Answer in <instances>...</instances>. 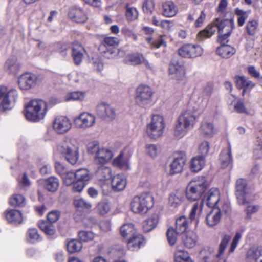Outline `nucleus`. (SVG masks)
<instances>
[{"label":"nucleus","instance_id":"58","mask_svg":"<svg viewBox=\"0 0 262 262\" xmlns=\"http://www.w3.org/2000/svg\"><path fill=\"white\" fill-rule=\"evenodd\" d=\"M121 33L126 37L131 38L134 40H137L136 34L128 27L125 26L121 30Z\"/></svg>","mask_w":262,"mask_h":262},{"label":"nucleus","instance_id":"17","mask_svg":"<svg viewBox=\"0 0 262 262\" xmlns=\"http://www.w3.org/2000/svg\"><path fill=\"white\" fill-rule=\"evenodd\" d=\"M37 78L31 73H25L22 74L18 79V85L21 90H29L35 85Z\"/></svg>","mask_w":262,"mask_h":262},{"label":"nucleus","instance_id":"52","mask_svg":"<svg viewBox=\"0 0 262 262\" xmlns=\"http://www.w3.org/2000/svg\"><path fill=\"white\" fill-rule=\"evenodd\" d=\"M231 239V236L229 235H225L222 238L220 244L219 252L216 255L217 257H220L223 253L226 248L227 245Z\"/></svg>","mask_w":262,"mask_h":262},{"label":"nucleus","instance_id":"29","mask_svg":"<svg viewBox=\"0 0 262 262\" xmlns=\"http://www.w3.org/2000/svg\"><path fill=\"white\" fill-rule=\"evenodd\" d=\"M128 239L127 247L132 251L138 250L142 245L144 241L143 236L137 233Z\"/></svg>","mask_w":262,"mask_h":262},{"label":"nucleus","instance_id":"6","mask_svg":"<svg viewBox=\"0 0 262 262\" xmlns=\"http://www.w3.org/2000/svg\"><path fill=\"white\" fill-rule=\"evenodd\" d=\"M154 94V90L149 85L145 84L139 85L135 90V104L141 108H146L152 103Z\"/></svg>","mask_w":262,"mask_h":262},{"label":"nucleus","instance_id":"15","mask_svg":"<svg viewBox=\"0 0 262 262\" xmlns=\"http://www.w3.org/2000/svg\"><path fill=\"white\" fill-rule=\"evenodd\" d=\"M180 56L185 58H194L201 56L203 50L199 45L187 44L183 46L178 50Z\"/></svg>","mask_w":262,"mask_h":262},{"label":"nucleus","instance_id":"38","mask_svg":"<svg viewBox=\"0 0 262 262\" xmlns=\"http://www.w3.org/2000/svg\"><path fill=\"white\" fill-rule=\"evenodd\" d=\"M220 159L223 168L226 167L231 162V150L230 147L224 149L220 154Z\"/></svg>","mask_w":262,"mask_h":262},{"label":"nucleus","instance_id":"25","mask_svg":"<svg viewBox=\"0 0 262 262\" xmlns=\"http://www.w3.org/2000/svg\"><path fill=\"white\" fill-rule=\"evenodd\" d=\"M129 160L128 156L125 155L123 151H121L118 156L114 159L113 164L114 166L121 169H129Z\"/></svg>","mask_w":262,"mask_h":262},{"label":"nucleus","instance_id":"62","mask_svg":"<svg viewBox=\"0 0 262 262\" xmlns=\"http://www.w3.org/2000/svg\"><path fill=\"white\" fill-rule=\"evenodd\" d=\"M235 13L238 16L237 20L238 25L239 26H242L248 17L247 12L239 9H236Z\"/></svg>","mask_w":262,"mask_h":262},{"label":"nucleus","instance_id":"48","mask_svg":"<svg viewBox=\"0 0 262 262\" xmlns=\"http://www.w3.org/2000/svg\"><path fill=\"white\" fill-rule=\"evenodd\" d=\"M9 203L12 206L23 207L25 204V198L20 194H15L10 199Z\"/></svg>","mask_w":262,"mask_h":262},{"label":"nucleus","instance_id":"55","mask_svg":"<svg viewBox=\"0 0 262 262\" xmlns=\"http://www.w3.org/2000/svg\"><path fill=\"white\" fill-rule=\"evenodd\" d=\"M155 8V4L153 0H145L143 4V10L146 14H150Z\"/></svg>","mask_w":262,"mask_h":262},{"label":"nucleus","instance_id":"40","mask_svg":"<svg viewBox=\"0 0 262 262\" xmlns=\"http://www.w3.org/2000/svg\"><path fill=\"white\" fill-rule=\"evenodd\" d=\"M182 240L186 247L191 248L195 245L197 237L193 233H187L183 236Z\"/></svg>","mask_w":262,"mask_h":262},{"label":"nucleus","instance_id":"46","mask_svg":"<svg viewBox=\"0 0 262 262\" xmlns=\"http://www.w3.org/2000/svg\"><path fill=\"white\" fill-rule=\"evenodd\" d=\"M247 256L251 259H254L256 262L259 259V257L262 256V248L252 247L250 248L247 252Z\"/></svg>","mask_w":262,"mask_h":262},{"label":"nucleus","instance_id":"45","mask_svg":"<svg viewBox=\"0 0 262 262\" xmlns=\"http://www.w3.org/2000/svg\"><path fill=\"white\" fill-rule=\"evenodd\" d=\"M200 128L202 133L206 136L211 137L215 133L214 126L210 122H204L202 123Z\"/></svg>","mask_w":262,"mask_h":262},{"label":"nucleus","instance_id":"64","mask_svg":"<svg viewBox=\"0 0 262 262\" xmlns=\"http://www.w3.org/2000/svg\"><path fill=\"white\" fill-rule=\"evenodd\" d=\"M100 148L98 142L97 141L89 143L87 146L88 151L91 154H94L95 155L99 151Z\"/></svg>","mask_w":262,"mask_h":262},{"label":"nucleus","instance_id":"27","mask_svg":"<svg viewBox=\"0 0 262 262\" xmlns=\"http://www.w3.org/2000/svg\"><path fill=\"white\" fill-rule=\"evenodd\" d=\"M159 222V216L157 213L150 215L143 223V229L145 232H148L156 227Z\"/></svg>","mask_w":262,"mask_h":262},{"label":"nucleus","instance_id":"7","mask_svg":"<svg viewBox=\"0 0 262 262\" xmlns=\"http://www.w3.org/2000/svg\"><path fill=\"white\" fill-rule=\"evenodd\" d=\"M18 97V92L14 89H9L5 85H0V109L3 112L11 110Z\"/></svg>","mask_w":262,"mask_h":262},{"label":"nucleus","instance_id":"44","mask_svg":"<svg viewBox=\"0 0 262 262\" xmlns=\"http://www.w3.org/2000/svg\"><path fill=\"white\" fill-rule=\"evenodd\" d=\"M129 60L133 64H143L146 66L149 64L142 54L136 53L129 56Z\"/></svg>","mask_w":262,"mask_h":262},{"label":"nucleus","instance_id":"31","mask_svg":"<svg viewBox=\"0 0 262 262\" xmlns=\"http://www.w3.org/2000/svg\"><path fill=\"white\" fill-rule=\"evenodd\" d=\"M96 177L100 181L108 180L112 177L111 168L107 166H100L96 171Z\"/></svg>","mask_w":262,"mask_h":262},{"label":"nucleus","instance_id":"51","mask_svg":"<svg viewBox=\"0 0 262 262\" xmlns=\"http://www.w3.org/2000/svg\"><path fill=\"white\" fill-rule=\"evenodd\" d=\"M27 239L31 243H34L40 239L37 230L35 228L29 229L27 232Z\"/></svg>","mask_w":262,"mask_h":262},{"label":"nucleus","instance_id":"49","mask_svg":"<svg viewBox=\"0 0 262 262\" xmlns=\"http://www.w3.org/2000/svg\"><path fill=\"white\" fill-rule=\"evenodd\" d=\"M75 207L80 210L89 209L91 208V204L83 199H75L74 201Z\"/></svg>","mask_w":262,"mask_h":262},{"label":"nucleus","instance_id":"1","mask_svg":"<svg viewBox=\"0 0 262 262\" xmlns=\"http://www.w3.org/2000/svg\"><path fill=\"white\" fill-rule=\"evenodd\" d=\"M235 25L232 18L222 19L216 18L209 24L204 30L199 32L198 36L200 39H204L211 37L215 32L218 31L217 41L221 44H225L229 41Z\"/></svg>","mask_w":262,"mask_h":262},{"label":"nucleus","instance_id":"11","mask_svg":"<svg viewBox=\"0 0 262 262\" xmlns=\"http://www.w3.org/2000/svg\"><path fill=\"white\" fill-rule=\"evenodd\" d=\"M230 212L231 207L228 203H225L221 206L212 208L211 210L206 216V223L209 226L213 227L220 222L223 215H228Z\"/></svg>","mask_w":262,"mask_h":262},{"label":"nucleus","instance_id":"50","mask_svg":"<svg viewBox=\"0 0 262 262\" xmlns=\"http://www.w3.org/2000/svg\"><path fill=\"white\" fill-rule=\"evenodd\" d=\"M111 209L109 202L103 201L99 202L97 206V210L100 215H104L107 213Z\"/></svg>","mask_w":262,"mask_h":262},{"label":"nucleus","instance_id":"37","mask_svg":"<svg viewBox=\"0 0 262 262\" xmlns=\"http://www.w3.org/2000/svg\"><path fill=\"white\" fill-rule=\"evenodd\" d=\"M223 45V46L218 48L216 50L217 54L223 58H229L235 53V50L233 47L229 45Z\"/></svg>","mask_w":262,"mask_h":262},{"label":"nucleus","instance_id":"59","mask_svg":"<svg viewBox=\"0 0 262 262\" xmlns=\"http://www.w3.org/2000/svg\"><path fill=\"white\" fill-rule=\"evenodd\" d=\"M138 15L137 9L135 8H127L126 11V16L129 21L135 20Z\"/></svg>","mask_w":262,"mask_h":262},{"label":"nucleus","instance_id":"36","mask_svg":"<svg viewBox=\"0 0 262 262\" xmlns=\"http://www.w3.org/2000/svg\"><path fill=\"white\" fill-rule=\"evenodd\" d=\"M188 226V222L185 216H181L178 218L176 221V230L178 234H183L185 232Z\"/></svg>","mask_w":262,"mask_h":262},{"label":"nucleus","instance_id":"24","mask_svg":"<svg viewBox=\"0 0 262 262\" xmlns=\"http://www.w3.org/2000/svg\"><path fill=\"white\" fill-rule=\"evenodd\" d=\"M5 217L7 221L12 224H19L23 222L21 212L16 209L6 210L5 211Z\"/></svg>","mask_w":262,"mask_h":262},{"label":"nucleus","instance_id":"54","mask_svg":"<svg viewBox=\"0 0 262 262\" xmlns=\"http://www.w3.org/2000/svg\"><path fill=\"white\" fill-rule=\"evenodd\" d=\"M257 26L258 23L255 20H251L248 21L246 24V30L247 33L249 35H254L256 32Z\"/></svg>","mask_w":262,"mask_h":262},{"label":"nucleus","instance_id":"47","mask_svg":"<svg viewBox=\"0 0 262 262\" xmlns=\"http://www.w3.org/2000/svg\"><path fill=\"white\" fill-rule=\"evenodd\" d=\"M85 93L81 91H75L71 92L65 97V100L69 101L71 100L82 101L84 99Z\"/></svg>","mask_w":262,"mask_h":262},{"label":"nucleus","instance_id":"61","mask_svg":"<svg viewBox=\"0 0 262 262\" xmlns=\"http://www.w3.org/2000/svg\"><path fill=\"white\" fill-rule=\"evenodd\" d=\"M104 45L110 47H117L120 43V39L115 37H106L104 38Z\"/></svg>","mask_w":262,"mask_h":262},{"label":"nucleus","instance_id":"14","mask_svg":"<svg viewBox=\"0 0 262 262\" xmlns=\"http://www.w3.org/2000/svg\"><path fill=\"white\" fill-rule=\"evenodd\" d=\"M220 192L216 188H212L205 194L202 203L210 208L221 206L225 202H220Z\"/></svg>","mask_w":262,"mask_h":262},{"label":"nucleus","instance_id":"41","mask_svg":"<svg viewBox=\"0 0 262 262\" xmlns=\"http://www.w3.org/2000/svg\"><path fill=\"white\" fill-rule=\"evenodd\" d=\"M82 247L81 242L78 240L73 239L69 241L67 244L68 251L70 253H73L80 251Z\"/></svg>","mask_w":262,"mask_h":262},{"label":"nucleus","instance_id":"10","mask_svg":"<svg viewBox=\"0 0 262 262\" xmlns=\"http://www.w3.org/2000/svg\"><path fill=\"white\" fill-rule=\"evenodd\" d=\"M152 197L148 193L135 196L131 202L132 210L136 213H145L152 206Z\"/></svg>","mask_w":262,"mask_h":262},{"label":"nucleus","instance_id":"28","mask_svg":"<svg viewBox=\"0 0 262 262\" xmlns=\"http://www.w3.org/2000/svg\"><path fill=\"white\" fill-rule=\"evenodd\" d=\"M162 8L163 15L167 17L174 16L178 11L177 6L172 1H167L163 3Z\"/></svg>","mask_w":262,"mask_h":262},{"label":"nucleus","instance_id":"8","mask_svg":"<svg viewBox=\"0 0 262 262\" xmlns=\"http://www.w3.org/2000/svg\"><path fill=\"white\" fill-rule=\"evenodd\" d=\"M165 127L163 117L160 115L154 114L147 125V134L150 138L157 139L162 135Z\"/></svg>","mask_w":262,"mask_h":262},{"label":"nucleus","instance_id":"63","mask_svg":"<svg viewBox=\"0 0 262 262\" xmlns=\"http://www.w3.org/2000/svg\"><path fill=\"white\" fill-rule=\"evenodd\" d=\"M190 258L188 253L183 250H178L175 253V261H183Z\"/></svg>","mask_w":262,"mask_h":262},{"label":"nucleus","instance_id":"18","mask_svg":"<svg viewBox=\"0 0 262 262\" xmlns=\"http://www.w3.org/2000/svg\"><path fill=\"white\" fill-rule=\"evenodd\" d=\"M186 161V158L184 155H180L175 157L169 165L168 174L172 176L181 172Z\"/></svg>","mask_w":262,"mask_h":262},{"label":"nucleus","instance_id":"20","mask_svg":"<svg viewBox=\"0 0 262 262\" xmlns=\"http://www.w3.org/2000/svg\"><path fill=\"white\" fill-rule=\"evenodd\" d=\"M113 156V152L110 149L101 147L99 151L95 155L94 160L97 164H104L107 163Z\"/></svg>","mask_w":262,"mask_h":262},{"label":"nucleus","instance_id":"12","mask_svg":"<svg viewBox=\"0 0 262 262\" xmlns=\"http://www.w3.org/2000/svg\"><path fill=\"white\" fill-rule=\"evenodd\" d=\"M73 123L76 128L85 130L95 125L96 117L90 113L82 112L74 118Z\"/></svg>","mask_w":262,"mask_h":262},{"label":"nucleus","instance_id":"39","mask_svg":"<svg viewBox=\"0 0 262 262\" xmlns=\"http://www.w3.org/2000/svg\"><path fill=\"white\" fill-rule=\"evenodd\" d=\"M76 180L84 182L90 181L91 179V175L90 172L85 168H81L75 171Z\"/></svg>","mask_w":262,"mask_h":262},{"label":"nucleus","instance_id":"22","mask_svg":"<svg viewBox=\"0 0 262 262\" xmlns=\"http://www.w3.org/2000/svg\"><path fill=\"white\" fill-rule=\"evenodd\" d=\"M84 53H85V50L84 47L78 42L74 41L72 45V55L75 64L81 63Z\"/></svg>","mask_w":262,"mask_h":262},{"label":"nucleus","instance_id":"53","mask_svg":"<svg viewBox=\"0 0 262 262\" xmlns=\"http://www.w3.org/2000/svg\"><path fill=\"white\" fill-rule=\"evenodd\" d=\"M167 237L169 244L173 245L177 239V236L180 234H178L176 232V230H174L172 228H169L167 231Z\"/></svg>","mask_w":262,"mask_h":262},{"label":"nucleus","instance_id":"21","mask_svg":"<svg viewBox=\"0 0 262 262\" xmlns=\"http://www.w3.org/2000/svg\"><path fill=\"white\" fill-rule=\"evenodd\" d=\"M55 168L57 172L61 176L65 185L69 186L75 182L76 181L75 172L66 171L60 164L56 165Z\"/></svg>","mask_w":262,"mask_h":262},{"label":"nucleus","instance_id":"42","mask_svg":"<svg viewBox=\"0 0 262 262\" xmlns=\"http://www.w3.org/2000/svg\"><path fill=\"white\" fill-rule=\"evenodd\" d=\"M45 186L48 191L55 192L59 186V180L54 177H51L46 180Z\"/></svg>","mask_w":262,"mask_h":262},{"label":"nucleus","instance_id":"30","mask_svg":"<svg viewBox=\"0 0 262 262\" xmlns=\"http://www.w3.org/2000/svg\"><path fill=\"white\" fill-rule=\"evenodd\" d=\"M206 163L204 157L197 156L193 158L190 162V168L192 171L198 172L202 170Z\"/></svg>","mask_w":262,"mask_h":262},{"label":"nucleus","instance_id":"35","mask_svg":"<svg viewBox=\"0 0 262 262\" xmlns=\"http://www.w3.org/2000/svg\"><path fill=\"white\" fill-rule=\"evenodd\" d=\"M121 236L124 238H129L136 233V230L132 224H125L120 230Z\"/></svg>","mask_w":262,"mask_h":262},{"label":"nucleus","instance_id":"57","mask_svg":"<svg viewBox=\"0 0 262 262\" xmlns=\"http://www.w3.org/2000/svg\"><path fill=\"white\" fill-rule=\"evenodd\" d=\"M209 150V143L207 141H203L199 145V156H203L205 158L207 156Z\"/></svg>","mask_w":262,"mask_h":262},{"label":"nucleus","instance_id":"5","mask_svg":"<svg viewBox=\"0 0 262 262\" xmlns=\"http://www.w3.org/2000/svg\"><path fill=\"white\" fill-rule=\"evenodd\" d=\"M58 150L69 163L72 165L77 163L79 158V153L77 143L75 139L65 138L58 145Z\"/></svg>","mask_w":262,"mask_h":262},{"label":"nucleus","instance_id":"32","mask_svg":"<svg viewBox=\"0 0 262 262\" xmlns=\"http://www.w3.org/2000/svg\"><path fill=\"white\" fill-rule=\"evenodd\" d=\"M184 75L185 72L183 67H169V76L170 78L180 81L183 80Z\"/></svg>","mask_w":262,"mask_h":262},{"label":"nucleus","instance_id":"23","mask_svg":"<svg viewBox=\"0 0 262 262\" xmlns=\"http://www.w3.org/2000/svg\"><path fill=\"white\" fill-rule=\"evenodd\" d=\"M68 16L70 19L77 23H84L88 20V17L85 13L79 8H72Z\"/></svg>","mask_w":262,"mask_h":262},{"label":"nucleus","instance_id":"2","mask_svg":"<svg viewBox=\"0 0 262 262\" xmlns=\"http://www.w3.org/2000/svg\"><path fill=\"white\" fill-rule=\"evenodd\" d=\"M48 104L42 99H33L26 107L25 114L27 120L38 122L43 119L47 113Z\"/></svg>","mask_w":262,"mask_h":262},{"label":"nucleus","instance_id":"13","mask_svg":"<svg viewBox=\"0 0 262 262\" xmlns=\"http://www.w3.org/2000/svg\"><path fill=\"white\" fill-rule=\"evenodd\" d=\"M71 128V121L67 116H58L53 122V129L56 134L59 135L69 132Z\"/></svg>","mask_w":262,"mask_h":262},{"label":"nucleus","instance_id":"34","mask_svg":"<svg viewBox=\"0 0 262 262\" xmlns=\"http://www.w3.org/2000/svg\"><path fill=\"white\" fill-rule=\"evenodd\" d=\"M39 228L50 238H53L56 233V230L53 225L48 224L46 222L40 221L38 222Z\"/></svg>","mask_w":262,"mask_h":262},{"label":"nucleus","instance_id":"43","mask_svg":"<svg viewBox=\"0 0 262 262\" xmlns=\"http://www.w3.org/2000/svg\"><path fill=\"white\" fill-rule=\"evenodd\" d=\"M145 150L146 154L152 158L157 157L161 151L160 147L155 144H146Z\"/></svg>","mask_w":262,"mask_h":262},{"label":"nucleus","instance_id":"19","mask_svg":"<svg viewBox=\"0 0 262 262\" xmlns=\"http://www.w3.org/2000/svg\"><path fill=\"white\" fill-rule=\"evenodd\" d=\"M234 80L237 87L243 89V96L247 91H250L255 86V84L252 81L246 78L244 75H236L234 77Z\"/></svg>","mask_w":262,"mask_h":262},{"label":"nucleus","instance_id":"9","mask_svg":"<svg viewBox=\"0 0 262 262\" xmlns=\"http://www.w3.org/2000/svg\"><path fill=\"white\" fill-rule=\"evenodd\" d=\"M235 195L240 205L250 203L254 200V195L247 186L246 181L243 179H238L235 184Z\"/></svg>","mask_w":262,"mask_h":262},{"label":"nucleus","instance_id":"4","mask_svg":"<svg viewBox=\"0 0 262 262\" xmlns=\"http://www.w3.org/2000/svg\"><path fill=\"white\" fill-rule=\"evenodd\" d=\"M195 121L194 112L191 110L184 112L177 119L174 128V135L178 138L184 136L192 128Z\"/></svg>","mask_w":262,"mask_h":262},{"label":"nucleus","instance_id":"3","mask_svg":"<svg viewBox=\"0 0 262 262\" xmlns=\"http://www.w3.org/2000/svg\"><path fill=\"white\" fill-rule=\"evenodd\" d=\"M209 185V182L206 177L200 176L194 178L186 187L187 198L191 201L198 200L202 196Z\"/></svg>","mask_w":262,"mask_h":262},{"label":"nucleus","instance_id":"26","mask_svg":"<svg viewBox=\"0 0 262 262\" xmlns=\"http://www.w3.org/2000/svg\"><path fill=\"white\" fill-rule=\"evenodd\" d=\"M111 184L114 191H120L125 188L126 180L123 175L118 174L113 178Z\"/></svg>","mask_w":262,"mask_h":262},{"label":"nucleus","instance_id":"33","mask_svg":"<svg viewBox=\"0 0 262 262\" xmlns=\"http://www.w3.org/2000/svg\"><path fill=\"white\" fill-rule=\"evenodd\" d=\"M183 198V194L179 191H176L171 193L168 200L169 205L172 208L178 207L182 203Z\"/></svg>","mask_w":262,"mask_h":262},{"label":"nucleus","instance_id":"56","mask_svg":"<svg viewBox=\"0 0 262 262\" xmlns=\"http://www.w3.org/2000/svg\"><path fill=\"white\" fill-rule=\"evenodd\" d=\"M78 236L81 241L88 242L94 238V234L91 231H81L78 233Z\"/></svg>","mask_w":262,"mask_h":262},{"label":"nucleus","instance_id":"60","mask_svg":"<svg viewBox=\"0 0 262 262\" xmlns=\"http://www.w3.org/2000/svg\"><path fill=\"white\" fill-rule=\"evenodd\" d=\"M147 40L149 43L151 44L153 48L157 49L161 46H166V42L163 40L162 37H159L154 41H152V38L151 37H148Z\"/></svg>","mask_w":262,"mask_h":262},{"label":"nucleus","instance_id":"16","mask_svg":"<svg viewBox=\"0 0 262 262\" xmlns=\"http://www.w3.org/2000/svg\"><path fill=\"white\" fill-rule=\"evenodd\" d=\"M96 112L98 116L105 120L111 121L116 117L114 108L106 103L103 102L97 105Z\"/></svg>","mask_w":262,"mask_h":262}]
</instances>
